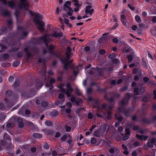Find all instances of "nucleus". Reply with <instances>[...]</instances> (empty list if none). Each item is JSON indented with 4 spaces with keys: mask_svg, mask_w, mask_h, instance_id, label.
<instances>
[{
    "mask_svg": "<svg viewBox=\"0 0 156 156\" xmlns=\"http://www.w3.org/2000/svg\"><path fill=\"white\" fill-rule=\"evenodd\" d=\"M151 18L152 19V21L153 23H156V16H153L152 17H149V19H150Z\"/></svg>",
    "mask_w": 156,
    "mask_h": 156,
    "instance_id": "nucleus-27",
    "label": "nucleus"
},
{
    "mask_svg": "<svg viewBox=\"0 0 156 156\" xmlns=\"http://www.w3.org/2000/svg\"><path fill=\"white\" fill-rule=\"evenodd\" d=\"M96 71H97V69H96L94 68H92V69L90 71L89 73L90 74H94V72H96Z\"/></svg>",
    "mask_w": 156,
    "mask_h": 156,
    "instance_id": "nucleus-31",
    "label": "nucleus"
},
{
    "mask_svg": "<svg viewBox=\"0 0 156 156\" xmlns=\"http://www.w3.org/2000/svg\"><path fill=\"white\" fill-rule=\"evenodd\" d=\"M12 93V91L10 90H7L6 93V95L7 96H10Z\"/></svg>",
    "mask_w": 156,
    "mask_h": 156,
    "instance_id": "nucleus-34",
    "label": "nucleus"
},
{
    "mask_svg": "<svg viewBox=\"0 0 156 156\" xmlns=\"http://www.w3.org/2000/svg\"><path fill=\"white\" fill-rule=\"evenodd\" d=\"M4 139L6 140H10V139L9 136L7 134H5L4 136Z\"/></svg>",
    "mask_w": 156,
    "mask_h": 156,
    "instance_id": "nucleus-29",
    "label": "nucleus"
},
{
    "mask_svg": "<svg viewBox=\"0 0 156 156\" xmlns=\"http://www.w3.org/2000/svg\"><path fill=\"white\" fill-rule=\"evenodd\" d=\"M134 92L136 94H140V92L139 91V89L137 88H135L134 89Z\"/></svg>",
    "mask_w": 156,
    "mask_h": 156,
    "instance_id": "nucleus-37",
    "label": "nucleus"
},
{
    "mask_svg": "<svg viewBox=\"0 0 156 156\" xmlns=\"http://www.w3.org/2000/svg\"><path fill=\"white\" fill-rule=\"evenodd\" d=\"M42 85L41 83H39L36 85V87L37 88H40L41 87Z\"/></svg>",
    "mask_w": 156,
    "mask_h": 156,
    "instance_id": "nucleus-56",
    "label": "nucleus"
},
{
    "mask_svg": "<svg viewBox=\"0 0 156 156\" xmlns=\"http://www.w3.org/2000/svg\"><path fill=\"white\" fill-rule=\"evenodd\" d=\"M111 112L110 111H108L107 112V114H108V116H107V118L108 119H110L111 118L110 115L111 114Z\"/></svg>",
    "mask_w": 156,
    "mask_h": 156,
    "instance_id": "nucleus-52",
    "label": "nucleus"
},
{
    "mask_svg": "<svg viewBox=\"0 0 156 156\" xmlns=\"http://www.w3.org/2000/svg\"><path fill=\"white\" fill-rule=\"evenodd\" d=\"M113 41L114 43H117L119 42V40L117 38H115L113 39Z\"/></svg>",
    "mask_w": 156,
    "mask_h": 156,
    "instance_id": "nucleus-53",
    "label": "nucleus"
},
{
    "mask_svg": "<svg viewBox=\"0 0 156 156\" xmlns=\"http://www.w3.org/2000/svg\"><path fill=\"white\" fill-rule=\"evenodd\" d=\"M66 135H64L61 137L60 139L62 141H64L66 139Z\"/></svg>",
    "mask_w": 156,
    "mask_h": 156,
    "instance_id": "nucleus-42",
    "label": "nucleus"
},
{
    "mask_svg": "<svg viewBox=\"0 0 156 156\" xmlns=\"http://www.w3.org/2000/svg\"><path fill=\"white\" fill-rule=\"evenodd\" d=\"M70 100L73 102V104L78 105L81 103V99L80 98H76L74 96H72L71 97Z\"/></svg>",
    "mask_w": 156,
    "mask_h": 156,
    "instance_id": "nucleus-5",
    "label": "nucleus"
},
{
    "mask_svg": "<svg viewBox=\"0 0 156 156\" xmlns=\"http://www.w3.org/2000/svg\"><path fill=\"white\" fill-rule=\"evenodd\" d=\"M44 123H45V124L48 126H50L52 124V123L50 122V121H45L44 122Z\"/></svg>",
    "mask_w": 156,
    "mask_h": 156,
    "instance_id": "nucleus-36",
    "label": "nucleus"
},
{
    "mask_svg": "<svg viewBox=\"0 0 156 156\" xmlns=\"http://www.w3.org/2000/svg\"><path fill=\"white\" fill-rule=\"evenodd\" d=\"M129 126L134 130H136L138 129V126H134L132 124H129Z\"/></svg>",
    "mask_w": 156,
    "mask_h": 156,
    "instance_id": "nucleus-23",
    "label": "nucleus"
},
{
    "mask_svg": "<svg viewBox=\"0 0 156 156\" xmlns=\"http://www.w3.org/2000/svg\"><path fill=\"white\" fill-rule=\"evenodd\" d=\"M71 49L69 47H67L66 52V57L64 59L62 60V62L64 64V69H66L69 66L68 60L72 57Z\"/></svg>",
    "mask_w": 156,
    "mask_h": 156,
    "instance_id": "nucleus-4",
    "label": "nucleus"
},
{
    "mask_svg": "<svg viewBox=\"0 0 156 156\" xmlns=\"http://www.w3.org/2000/svg\"><path fill=\"white\" fill-rule=\"evenodd\" d=\"M115 117L116 119L119 121H121L122 119V117L119 115H116Z\"/></svg>",
    "mask_w": 156,
    "mask_h": 156,
    "instance_id": "nucleus-35",
    "label": "nucleus"
},
{
    "mask_svg": "<svg viewBox=\"0 0 156 156\" xmlns=\"http://www.w3.org/2000/svg\"><path fill=\"white\" fill-rule=\"evenodd\" d=\"M118 130L119 131L121 132L123 130V128L122 127L120 126L118 128Z\"/></svg>",
    "mask_w": 156,
    "mask_h": 156,
    "instance_id": "nucleus-54",
    "label": "nucleus"
},
{
    "mask_svg": "<svg viewBox=\"0 0 156 156\" xmlns=\"http://www.w3.org/2000/svg\"><path fill=\"white\" fill-rule=\"evenodd\" d=\"M8 4L9 6L12 8L15 7V4L12 1H10L8 2Z\"/></svg>",
    "mask_w": 156,
    "mask_h": 156,
    "instance_id": "nucleus-18",
    "label": "nucleus"
},
{
    "mask_svg": "<svg viewBox=\"0 0 156 156\" xmlns=\"http://www.w3.org/2000/svg\"><path fill=\"white\" fill-rule=\"evenodd\" d=\"M44 148L46 149H47L49 148V146L47 144H45L44 145Z\"/></svg>",
    "mask_w": 156,
    "mask_h": 156,
    "instance_id": "nucleus-49",
    "label": "nucleus"
},
{
    "mask_svg": "<svg viewBox=\"0 0 156 156\" xmlns=\"http://www.w3.org/2000/svg\"><path fill=\"white\" fill-rule=\"evenodd\" d=\"M115 150H117V151H119V150L116 148H115L114 149L113 148H111L109 150V152L111 153H113L114 152Z\"/></svg>",
    "mask_w": 156,
    "mask_h": 156,
    "instance_id": "nucleus-39",
    "label": "nucleus"
},
{
    "mask_svg": "<svg viewBox=\"0 0 156 156\" xmlns=\"http://www.w3.org/2000/svg\"><path fill=\"white\" fill-rule=\"evenodd\" d=\"M33 136L34 137L37 138H41L42 137V135L41 134L37 133H34Z\"/></svg>",
    "mask_w": 156,
    "mask_h": 156,
    "instance_id": "nucleus-13",
    "label": "nucleus"
},
{
    "mask_svg": "<svg viewBox=\"0 0 156 156\" xmlns=\"http://www.w3.org/2000/svg\"><path fill=\"white\" fill-rule=\"evenodd\" d=\"M19 64V62L18 61H16L13 62L12 64V65L14 67H16Z\"/></svg>",
    "mask_w": 156,
    "mask_h": 156,
    "instance_id": "nucleus-25",
    "label": "nucleus"
},
{
    "mask_svg": "<svg viewBox=\"0 0 156 156\" xmlns=\"http://www.w3.org/2000/svg\"><path fill=\"white\" fill-rule=\"evenodd\" d=\"M17 121L19 123H21L23 122V119L21 118H18L17 119Z\"/></svg>",
    "mask_w": 156,
    "mask_h": 156,
    "instance_id": "nucleus-43",
    "label": "nucleus"
},
{
    "mask_svg": "<svg viewBox=\"0 0 156 156\" xmlns=\"http://www.w3.org/2000/svg\"><path fill=\"white\" fill-rule=\"evenodd\" d=\"M68 11L69 12L67 13V15L69 16H72L73 15V9L70 8L68 10Z\"/></svg>",
    "mask_w": 156,
    "mask_h": 156,
    "instance_id": "nucleus-24",
    "label": "nucleus"
},
{
    "mask_svg": "<svg viewBox=\"0 0 156 156\" xmlns=\"http://www.w3.org/2000/svg\"><path fill=\"white\" fill-rule=\"evenodd\" d=\"M13 124L11 123L8 122L6 125V127L7 128L12 127L13 126Z\"/></svg>",
    "mask_w": 156,
    "mask_h": 156,
    "instance_id": "nucleus-30",
    "label": "nucleus"
},
{
    "mask_svg": "<svg viewBox=\"0 0 156 156\" xmlns=\"http://www.w3.org/2000/svg\"><path fill=\"white\" fill-rule=\"evenodd\" d=\"M116 57V55L115 54H110L108 55V58L110 59H113Z\"/></svg>",
    "mask_w": 156,
    "mask_h": 156,
    "instance_id": "nucleus-32",
    "label": "nucleus"
},
{
    "mask_svg": "<svg viewBox=\"0 0 156 156\" xmlns=\"http://www.w3.org/2000/svg\"><path fill=\"white\" fill-rule=\"evenodd\" d=\"M88 118L89 119H91L93 117V115L91 113H89L87 115Z\"/></svg>",
    "mask_w": 156,
    "mask_h": 156,
    "instance_id": "nucleus-46",
    "label": "nucleus"
},
{
    "mask_svg": "<svg viewBox=\"0 0 156 156\" xmlns=\"http://www.w3.org/2000/svg\"><path fill=\"white\" fill-rule=\"evenodd\" d=\"M46 155H48V156H51V154L53 156H55L57 155V152L55 151H50L48 152V153H46Z\"/></svg>",
    "mask_w": 156,
    "mask_h": 156,
    "instance_id": "nucleus-14",
    "label": "nucleus"
},
{
    "mask_svg": "<svg viewBox=\"0 0 156 156\" xmlns=\"http://www.w3.org/2000/svg\"><path fill=\"white\" fill-rule=\"evenodd\" d=\"M91 6L88 5L86 6L85 10V13L86 15L90 14L91 15L94 12L93 9H91Z\"/></svg>",
    "mask_w": 156,
    "mask_h": 156,
    "instance_id": "nucleus-8",
    "label": "nucleus"
},
{
    "mask_svg": "<svg viewBox=\"0 0 156 156\" xmlns=\"http://www.w3.org/2000/svg\"><path fill=\"white\" fill-rule=\"evenodd\" d=\"M62 32L58 33L56 31H53L51 34L48 35H45L44 36L41 37L40 39L46 43L47 46V42L50 41L51 37H62Z\"/></svg>",
    "mask_w": 156,
    "mask_h": 156,
    "instance_id": "nucleus-3",
    "label": "nucleus"
},
{
    "mask_svg": "<svg viewBox=\"0 0 156 156\" xmlns=\"http://www.w3.org/2000/svg\"><path fill=\"white\" fill-rule=\"evenodd\" d=\"M20 4L19 5L20 8H24L25 9H27L28 3L26 0H20Z\"/></svg>",
    "mask_w": 156,
    "mask_h": 156,
    "instance_id": "nucleus-6",
    "label": "nucleus"
},
{
    "mask_svg": "<svg viewBox=\"0 0 156 156\" xmlns=\"http://www.w3.org/2000/svg\"><path fill=\"white\" fill-rule=\"evenodd\" d=\"M66 107L67 108H71L72 107L71 104L69 102H67L66 104Z\"/></svg>",
    "mask_w": 156,
    "mask_h": 156,
    "instance_id": "nucleus-45",
    "label": "nucleus"
},
{
    "mask_svg": "<svg viewBox=\"0 0 156 156\" xmlns=\"http://www.w3.org/2000/svg\"><path fill=\"white\" fill-rule=\"evenodd\" d=\"M14 80V78L12 76H10L9 77V81L10 82H12Z\"/></svg>",
    "mask_w": 156,
    "mask_h": 156,
    "instance_id": "nucleus-41",
    "label": "nucleus"
},
{
    "mask_svg": "<svg viewBox=\"0 0 156 156\" xmlns=\"http://www.w3.org/2000/svg\"><path fill=\"white\" fill-rule=\"evenodd\" d=\"M73 2L74 3V5L76 7H80V5L79 3V1L77 0H73Z\"/></svg>",
    "mask_w": 156,
    "mask_h": 156,
    "instance_id": "nucleus-15",
    "label": "nucleus"
},
{
    "mask_svg": "<svg viewBox=\"0 0 156 156\" xmlns=\"http://www.w3.org/2000/svg\"><path fill=\"white\" fill-rule=\"evenodd\" d=\"M128 100V98H126L122 100L120 102V103L122 105H125L127 103V101Z\"/></svg>",
    "mask_w": 156,
    "mask_h": 156,
    "instance_id": "nucleus-19",
    "label": "nucleus"
},
{
    "mask_svg": "<svg viewBox=\"0 0 156 156\" xmlns=\"http://www.w3.org/2000/svg\"><path fill=\"white\" fill-rule=\"evenodd\" d=\"M44 132L46 134L49 135H52L53 134V132L52 130H45Z\"/></svg>",
    "mask_w": 156,
    "mask_h": 156,
    "instance_id": "nucleus-16",
    "label": "nucleus"
},
{
    "mask_svg": "<svg viewBox=\"0 0 156 156\" xmlns=\"http://www.w3.org/2000/svg\"><path fill=\"white\" fill-rule=\"evenodd\" d=\"M31 15L34 17L33 21L34 23L37 25V27L39 30L41 31H44V24L42 21H39L38 19H43L42 16L38 13H34L31 12Z\"/></svg>",
    "mask_w": 156,
    "mask_h": 156,
    "instance_id": "nucleus-2",
    "label": "nucleus"
},
{
    "mask_svg": "<svg viewBox=\"0 0 156 156\" xmlns=\"http://www.w3.org/2000/svg\"><path fill=\"white\" fill-rule=\"evenodd\" d=\"M136 21L138 23H140L141 22L140 17L138 15H136L135 17Z\"/></svg>",
    "mask_w": 156,
    "mask_h": 156,
    "instance_id": "nucleus-21",
    "label": "nucleus"
},
{
    "mask_svg": "<svg viewBox=\"0 0 156 156\" xmlns=\"http://www.w3.org/2000/svg\"><path fill=\"white\" fill-rule=\"evenodd\" d=\"M116 83V81L115 80H112L111 81V83L112 84H115Z\"/></svg>",
    "mask_w": 156,
    "mask_h": 156,
    "instance_id": "nucleus-62",
    "label": "nucleus"
},
{
    "mask_svg": "<svg viewBox=\"0 0 156 156\" xmlns=\"http://www.w3.org/2000/svg\"><path fill=\"white\" fill-rule=\"evenodd\" d=\"M3 57L5 58L6 59L9 57V55L7 54H5L3 55Z\"/></svg>",
    "mask_w": 156,
    "mask_h": 156,
    "instance_id": "nucleus-60",
    "label": "nucleus"
},
{
    "mask_svg": "<svg viewBox=\"0 0 156 156\" xmlns=\"http://www.w3.org/2000/svg\"><path fill=\"white\" fill-rule=\"evenodd\" d=\"M54 48V46L53 45H51L49 47V49L51 50L53 49Z\"/></svg>",
    "mask_w": 156,
    "mask_h": 156,
    "instance_id": "nucleus-64",
    "label": "nucleus"
},
{
    "mask_svg": "<svg viewBox=\"0 0 156 156\" xmlns=\"http://www.w3.org/2000/svg\"><path fill=\"white\" fill-rule=\"evenodd\" d=\"M23 54L22 52H20L17 54V56L19 57H21L23 56Z\"/></svg>",
    "mask_w": 156,
    "mask_h": 156,
    "instance_id": "nucleus-44",
    "label": "nucleus"
},
{
    "mask_svg": "<svg viewBox=\"0 0 156 156\" xmlns=\"http://www.w3.org/2000/svg\"><path fill=\"white\" fill-rule=\"evenodd\" d=\"M70 2L69 1L66 2L64 4V9L65 11H67L70 8H72L70 7Z\"/></svg>",
    "mask_w": 156,
    "mask_h": 156,
    "instance_id": "nucleus-10",
    "label": "nucleus"
},
{
    "mask_svg": "<svg viewBox=\"0 0 156 156\" xmlns=\"http://www.w3.org/2000/svg\"><path fill=\"white\" fill-rule=\"evenodd\" d=\"M61 136L60 133H59L57 132L55 135V137L56 138L59 137Z\"/></svg>",
    "mask_w": 156,
    "mask_h": 156,
    "instance_id": "nucleus-57",
    "label": "nucleus"
},
{
    "mask_svg": "<svg viewBox=\"0 0 156 156\" xmlns=\"http://www.w3.org/2000/svg\"><path fill=\"white\" fill-rule=\"evenodd\" d=\"M96 127V126L95 125H93L91 128L89 129V131H90V132H91L93 130V129L95 128Z\"/></svg>",
    "mask_w": 156,
    "mask_h": 156,
    "instance_id": "nucleus-55",
    "label": "nucleus"
},
{
    "mask_svg": "<svg viewBox=\"0 0 156 156\" xmlns=\"http://www.w3.org/2000/svg\"><path fill=\"white\" fill-rule=\"evenodd\" d=\"M41 105L43 107H46L48 106L47 103L46 102H42Z\"/></svg>",
    "mask_w": 156,
    "mask_h": 156,
    "instance_id": "nucleus-40",
    "label": "nucleus"
},
{
    "mask_svg": "<svg viewBox=\"0 0 156 156\" xmlns=\"http://www.w3.org/2000/svg\"><path fill=\"white\" fill-rule=\"evenodd\" d=\"M125 131V136L122 137V139L124 140H126L128 139L129 138L128 136L130 135L129 129L128 128H126Z\"/></svg>",
    "mask_w": 156,
    "mask_h": 156,
    "instance_id": "nucleus-9",
    "label": "nucleus"
},
{
    "mask_svg": "<svg viewBox=\"0 0 156 156\" xmlns=\"http://www.w3.org/2000/svg\"><path fill=\"white\" fill-rule=\"evenodd\" d=\"M136 136L137 138L141 140H146L148 138L147 136H144L140 135L138 134H136Z\"/></svg>",
    "mask_w": 156,
    "mask_h": 156,
    "instance_id": "nucleus-11",
    "label": "nucleus"
},
{
    "mask_svg": "<svg viewBox=\"0 0 156 156\" xmlns=\"http://www.w3.org/2000/svg\"><path fill=\"white\" fill-rule=\"evenodd\" d=\"M20 82L19 81H16L14 83L13 85L14 87H16L19 85Z\"/></svg>",
    "mask_w": 156,
    "mask_h": 156,
    "instance_id": "nucleus-38",
    "label": "nucleus"
},
{
    "mask_svg": "<svg viewBox=\"0 0 156 156\" xmlns=\"http://www.w3.org/2000/svg\"><path fill=\"white\" fill-rule=\"evenodd\" d=\"M109 126L107 125L104 124L103 125V129L104 132H107L108 130V129L110 127Z\"/></svg>",
    "mask_w": 156,
    "mask_h": 156,
    "instance_id": "nucleus-20",
    "label": "nucleus"
},
{
    "mask_svg": "<svg viewBox=\"0 0 156 156\" xmlns=\"http://www.w3.org/2000/svg\"><path fill=\"white\" fill-rule=\"evenodd\" d=\"M147 15V13L146 12H144L142 13V16L143 17H145Z\"/></svg>",
    "mask_w": 156,
    "mask_h": 156,
    "instance_id": "nucleus-63",
    "label": "nucleus"
},
{
    "mask_svg": "<svg viewBox=\"0 0 156 156\" xmlns=\"http://www.w3.org/2000/svg\"><path fill=\"white\" fill-rule=\"evenodd\" d=\"M25 51L27 52V55L28 57H30L31 56V54L28 52L29 51V49L28 48H27L24 49Z\"/></svg>",
    "mask_w": 156,
    "mask_h": 156,
    "instance_id": "nucleus-22",
    "label": "nucleus"
},
{
    "mask_svg": "<svg viewBox=\"0 0 156 156\" xmlns=\"http://www.w3.org/2000/svg\"><path fill=\"white\" fill-rule=\"evenodd\" d=\"M51 113L52 115H54V116H56L58 115V112H57L54 111L52 112Z\"/></svg>",
    "mask_w": 156,
    "mask_h": 156,
    "instance_id": "nucleus-47",
    "label": "nucleus"
},
{
    "mask_svg": "<svg viewBox=\"0 0 156 156\" xmlns=\"http://www.w3.org/2000/svg\"><path fill=\"white\" fill-rule=\"evenodd\" d=\"M108 38V35L106 34H104L103 35V36L101 38V40H107Z\"/></svg>",
    "mask_w": 156,
    "mask_h": 156,
    "instance_id": "nucleus-17",
    "label": "nucleus"
},
{
    "mask_svg": "<svg viewBox=\"0 0 156 156\" xmlns=\"http://www.w3.org/2000/svg\"><path fill=\"white\" fill-rule=\"evenodd\" d=\"M59 88L60 91L62 94L61 93L59 94V98L61 99L62 102H64L65 99L64 94L65 93L67 97H69L73 90L69 84H67L66 86H65L63 84L61 83L59 85Z\"/></svg>",
    "mask_w": 156,
    "mask_h": 156,
    "instance_id": "nucleus-1",
    "label": "nucleus"
},
{
    "mask_svg": "<svg viewBox=\"0 0 156 156\" xmlns=\"http://www.w3.org/2000/svg\"><path fill=\"white\" fill-rule=\"evenodd\" d=\"M97 140L94 138H92L91 139V143L92 144H95L96 143Z\"/></svg>",
    "mask_w": 156,
    "mask_h": 156,
    "instance_id": "nucleus-28",
    "label": "nucleus"
},
{
    "mask_svg": "<svg viewBox=\"0 0 156 156\" xmlns=\"http://www.w3.org/2000/svg\"><path fill=\"white\" fill-rule=\"evenodd\" d=\"M121 20L124 25H126V22L125 20L126 17L124 14H122L121 16Z\"/></svg>",
    "mask_w": 156,
    "mask_h": 156,
    "instance_id": "nucleus-12",
    "label": "nucleus"
},
{
    "mask_svg": "<svg viewBox=\"0 0 156 156\" xmlns=\"http://www.w3.org/2000/svg\"><path fill=\"white\" fill-rule=\"evenodd\" d=\"M76 93L78 95H80L81 94V92L77 89H76Z\"/></svg>",
    "mask_w": 156,
    "mask_h": 156,
    "instance_id": "nucleus-48",
    "label": "nucleus"
},
{
    "mask_svg": "<svg viewBox=\"0 0 156 156\" xmlns=\"http://www.w3.org/2000/svg\"><path fill=\"white\" fill-rule=\"evenodd\" d=\"M143 80L145 82H146L148 81L149 79L147 77H145L143 78Z\"/></svg>",
    "mask_w": 156,
    "mask_h": 156,
    "instance_id": "nucleus-61",
    "label": "nucleus"
},
{
    "mask_svg": "<svg viewBox=\"0 0 156 156\" xmlns=\"http://www.w3.org/2000/svg\"><path fill=\"white\" fill-rule=\"evenodd\" d=\"M105 52L104 50L102 49L99 51V53L101 55H103Z\"/></svg>",
    "mask_w": 156,
    "mask_h": 156,
    "instance_id": "nucleus-58",
    "label": "nucleus"
},
{
    "mask_svg": "<svg viewBox=\"0 0 156 156\" xmlns=\"http://www.w3.org/2000/svg\"><path fill=\"white\" fill-rule=\"evenodd\" d=\"M55 80L53 78H51L50 79V83H47L45 86L46 87L49 88V89H51L53 88V84L55 83Z\"/></svg>",
    "mask_w": 156,
    "mask_h": 156,
    "instance_id": "nucleus-7",
    "label": "nucleus"
},
{
    "mask_svg": "<svg viewBox=\"0 0 156 156\" xmlns=\"http://www.w3.org/2000/svg\"><path fill=\"white\" fill-rule=\"evenodd\" d=\"M1 48H2V51H0V53L2 52L3 51H4V49H6V47L5 45H3L2 46Z\"/></svg>",
    "mask_w": 156,
    "mask_h": 156,
    "instance_id": "nucleus-59",
    "label": "nucleus"
},
{
    "mask_svg": "<svg viewBox=\"0 0 156 156\" xmlns=\"http://www.w3.org/2000/svg\"><path fill=\"white\" fill-rule=\"evenodd\" d=\"M65 128L67 132H69L70 131L71 128L69 126H66Z\"/></svg>",
    "mask_w": 156,
    "mask_h": 156,
    "instance_id": "nucleus-50",
    "label": "nucleus"
},
{
    "mask_svg": "<svg viewBox=\"0 0 156 156\" xmlns=\"http://www.w3.org/2000/svg\"><path fill=\"white\" fill-rule=\"evenodd\" d=\"M133 57V56L131 55H130L128 56V61L130 63L132 62V61Z\"/></svg>",
    "mask_w": 156,
    "mask_h": 156,
    "instance_id": "nucleus-33",
    "label": "nucleus"
},
{
    "mask_svg": "<svg viewBox=\"0 0 156 156\" xmlns=\"http://www.w3.org/2000/svg\"><path fill=\"white\" fill-rule=\"evenodd\" d=\"M63 102H62V101H57L55 102V104L56 105H59L60 104L63 103Z\"/></svg>",
    "mask_w": 156,
    "mask_h": 156,
    "instance_id": "nucleus-51",
    "label": "nucleus"
},
{
    "mask_svg": "<svg viewBox=\"0 0 156 156\" xmlns=\"http://www.w3.org/2000/svg\"><path fill=\"white\" fill-rule=\"evenodd\" d=\"M10 65V64L9 63H3L2 64V66L4 67H6L9 66Z\"/></svg>",
    "mask_w": 156,
    "mask_h": 156,
    "instance_id": "nucleus-26",
    "label": "nucleus"
}]
</instances>
